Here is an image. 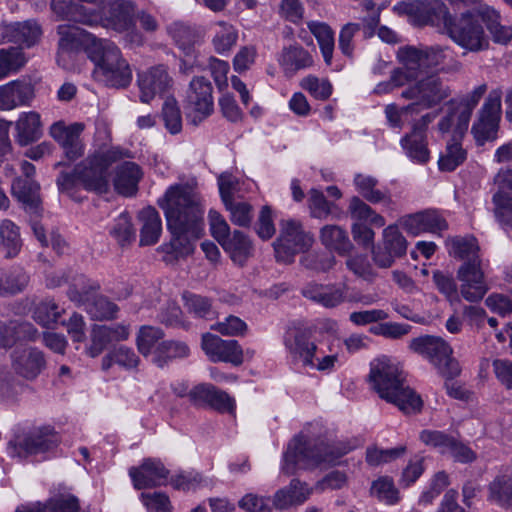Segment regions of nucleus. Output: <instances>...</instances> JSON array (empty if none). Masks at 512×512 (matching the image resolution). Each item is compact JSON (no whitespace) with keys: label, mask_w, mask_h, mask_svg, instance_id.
<instances>
[{"label":"nucleus","mask_w":512,"mask_h":512,"mask_svg":"<svg viewBox=\"0 0 512 512\" xmlns=\"http://www.w3.org/2000/svg\"><path fill=\"white\" fill-rule=\"evenodd\" d=\"M16 140L21 146L37 141L43 134L41 116L36 111L22 112L15 122Z\"/></svg>","instance_id":"bb28decb"},{"label":"nucleus","mask_w":512,"mask_h":512,"mask_svg":"<svg viewBox=\"0 0 512 512\" xmlns=\"http://www.w3.org/2000/svg\"><path fill=\"white\" fill-rule=\"evenodd\" d=\"M139 362L138 355L131 348L119 346L103 357L102 369L108 370L113 365H118L125 370H131L137 368Z\"/></svg>","instance_id":"49530a36"},{"label":"nucleus","mask_w":512,"mask_h":512,"mask_svg":"<svg viewBox=\"0 0 512 512\" xmlns=\"http://www.w3.org/2000/svg\"><path fill=\"white\" fill-rule=\"evenodd\" d=\"M29 277L21 268L0 270V295L21 292L28 284Z\"/></svg>","instance_id":"603ef678"},{"label":"nucleus","mask_w":512,"mask_h":512,"mask_svg":"<svg viewBox=\"0 0 512 512\" xmlns=\"http://www.w3.org/2000/svg\"><path fill=\"white\" fill-rule=\"evenodd\" d=\"M320 241L327 249L347 255L353 249L347 231L338 225H325L320 229Z\"/></svg>","instance_id":"2f4dec72"},{"label":"nucleus","mask_w":512,"mask_h":512,"mask_svg":"<svg viewBox=\"0 0 512 512\" xmlns=\"http://www.w3.org/2000/svg\"><path fill=\"white\" fill-rule=\"evenodd\" d=\"M347 211L353 223L358 222L378 228L383 227L386 223L382 215L378 214L358 196H353L349 200Z\"/></svg>","instance_id":"ea45409f"},{"label":"nucleus","mask_w":512,"mask_h":512,"mask_svg":"<svg viewBox=\"0 0 512 512\" xmlns=\"http://www.w3.org/2000/svg\"><path fill=\"white\" fill-rule=\"evenodd\" d=\"M162 117L165 127L171 134H177L181 131V112L174 98H168L165 100L162 108Z\"/></svg>","instance_id":"338daca9"},{"label":"nucleus","mask_w":512,"mask_h":512,"mask_svg":"<svg viewBox=\"0 0 512 512\" xmlns=\"http://www.w3.org/2000/svg\"><path fill=\"white\" fill-rule=\"evenodd\" d=\"M129 475L136 489H146L166 484L168 470L156 459H146L139 467H132Z\"/></svg>","instance_id":"412c9836"},{"label":"nucleus","mask_w":512,"mask_h":512,"mask_svg":"<svg viewBox=\"0 0 512 512\" xmlns=\"http://www.w3.org/2000/svg\"><path fill=\"white\" fill-rule=\"evenodd\" d=\"M311 489L297 479H293L289 486L278 490L273 499L277 509H287L291 506L303 504L310 496Z\"/></svg>","instance_id":"cd10ccee"},{"label":"nucleus","mask_w":512,"mask_h":512,"mask_svg":"<svg viewBox=\"0 0 512 512\" xmlns=\"http://www.w3.org/2000/svg\"><path fill=\"white\" fill-rule=\"evenodd\" d=\"M450 104L453 106L446 116H444L438 123V129L442 133H446L451 129H454L457 135H463L469 126V122L471 119V113H469L466 120H462V113L465 112V109L457 105L454 101H451Z\"/></svg>","instance_id":"8fccbe9b"},{"label":"nucleus","mask_w":512,"mask_h":512,"mask_svg":"<svg viewBox=\"0 0 512 512\" xmlns=\"http://www.w3.org/2000/svg\"><path fill=\"white\" fill-rule=\"evenodd\" d=\"M467 159V151L456 140L449 141L441 152L438 167L440 171L452 172Z\"/></svg>","instance_id":"de8ad7c7"},{"label":"nucleus","mask_w":512,"mask_h":512,"mask_svg":"<svg viewBox=\"0 0 512 512\" xmlns=\"http://www.w3.org/2000/svg\"><path fill=\"white\" fill-rule=\"evenodd\" d=\"M480 15L495 43L507 45L512 40V26L501 24V15L496 9L486 6Z\"/></svg>","instance_id":"4c0bfd02"},{"label":"nucleus","mask_w":512,"mask_h":512,"mask_svg":"<svg viewBox=\"0 0 512 512\" xmlns=\"http://www.w3.org/2000/svg\"><path fill=\"white\" fill-rule=\"evenodd\" d=\"M124 157L118 148L97 151L77 164L71 173L63 172L57 178L61 191L70 192L77 186L99 194L105 193L109 187V167Z\"/></svg>","instance_id":"20e7f679"},{"label":"nucleus","mask_w":512,"mask_h":512,"mask_svg":"<svg viewBox=\"0 0 512 512\" xmlns=\"http://www.w3.org/2000/svg\"><path fill=\"white\" fill-rule=\"evenodd\" d=\"M457 277L461 282V294L466 300L478 301L486 294L488 287L484 280L480 258L464 262L458 269Z\"/></svg>","instance_id":"a211bd4d"},{"label":"nucleus","mask_w":512,"mask_h":512,"mask_svg":"<svg viewBox=\"0 0 512 512\" xmlns=\"http://www.w3.org/2000/svg\"><path fill=\"white\" fill-rule=\"evenodd\" d=\"M138 218L141 222L140 245L156 244L162 233V221L158 211L153 207H146L139 212Z\"/></svg>","instance_id":"c85d7f7f"},{"label":"nucleus","mask_w":512,"mask_h":512,"mask_svg":"<svg viewBox=\"0 0 512 512\" xmlns=\"http://www.w3.org/2000/svg\"><path fill=\"white\" fill-rule=\"evenodd\" d=\"M134 6L130 1H116L110 5L108 15L101 11V20L97 25L116 32H127L133 26Z\"/></svg>","instance_id":"5701e85b"},{"label":"nucleus","mask_w":512,"mask_h":512,"mask_svg":"<svg viewBox=\"0 0 512 512\" xmlns=\"http://www.w3.org/2000/svg\"><path fill=\"white\" fill-rule=\"evenodd\" d=\"M313 243V234L305 231L301 222L282 220L280 234L273 243L275 258L278 262L292 263L296 254L308 251Z\"/></svg>","instance_id":"9d476101"},{"label":"nucleus","mask_w":512,"mask_h":512,"mask_svg":"<svg viewBox=\"0 0 512 512\" xmlns=\"http://www.w3.org/2000/svg\"><path fill=\"white\" fill-rule=\"evenodd\" d=\"M302 295L324 307L331 308L344 300L343 291L334 286L310 283L302 289Z\"/></svg>","instance_id":"f704fd0d"},{"label":"nucleus","mask_w":512,"mask_h":512,"mask_svg":"<svg viewBox=\"0 0 512 512\" xmlns=\"http://www.w3.org/2000/svg\"><path fill=\"white\" fill-rule=\"evenodd\" d=\"M22 247L19 228L8 219L0 224V250L6 257H15Z\"/></svg>","instance_id":"c03bdc74"},{"label":"nucleus","mask_w":512,"mask_h":512,"mask_svg":"<svg viewBox=\"0 0 512 512\" xmlns=\"http://www.w3.org/2000/svg\"><path fill=\"white\" fill-rule=\"evenodd\" d=\"M168 32L178 47L189 54L196 41L194 31L183 23L175 22L169 26Z\"/></svg>","instance_id":"680f3d73"},{"label":"nucleus","mask_w":512,"mask_h":512,"mask_svg":"<svg viewBox=\"0 0 512 512\" xmlns=\"http://www.w3.org/2000/svg\"><path fill=\"white\" fill-rule=\"evenodd\" d=\"M425 14V25L437 26L442 23L445 31L448 22H450L454 16L450 13L448 7L442 0H428Z\"/></svg>","instance_id":"bf43d9fd"},{"label":"nucleus","mask_w":512,"mask_h":512,"mask_svg":"<svg viewBox=\"0 0 512 512\" xmlns=\"http://www.w3.org/2000/svg\"><path fill=\"white\" fill-rule=\"evenodd\" d=\"M501 112V93L494 90L490 92L478 111L477 119L471 128V133L478 145H483L485 142L497 138Z\"/></svg>","instance_id":"ddd939ff"},{"label":"nucleus","mask_w":512,"mask_h":512,"mask_svg":"<svg viewBox=\"0 0 512 512\" xmlns=\"http://www.w3.org/2000/svg\"><path fill=\"white\" fill-rule=\"evenodd\" d=\"M409 348L429 361L446 379H453L461 372L458 361L452 357V348L441 337L424 335L413 338Z\"/></svg>","instance_id":"1a4fd4ad"},{"label":"nucleus","mask_w":512,"mask_h":512,"mask_svg":"<svg viewBox=\"0 0 512 512\" xmlns=\"http://www.w3.org/2000/svg\"><path fill=\"white\" fill-rule=\"evenodd\" d=\"M201 348L212 362H226L235 366L243 362L242 349L235 340H223L207 332L202 335Z\"/></svg>","instance_id":"f3484780"},{"label":"nucleus","mask_w":512,"mask_h":512,"mask_svg":"<svg viewBox=\"0 0 512 512\" xmlns=\"http://www.w3.org/2000/svg\"><path fill=\"white\" fill-rule=\"evenodd\" d=\"M39 185L33 179L16 178L11 185L12 195L30 212L37 213L40 197Z\"/></svg>","instance_id":"c9c22d12"},{"label":"nucleus","mask_w":512,"mask_h":512,"mask_svg":"<svg viewBox=\"0 0 512 512\" xmlns=\"http://www.w3.org/2000/svg\"><path fill=\"white\" fill-rule=\"evenodd\" d=\"M158 350V356L152 359L157 366L162 367L168 360L176 358H185L189 356L190 349L180 341H165Z\"/></svg>","instance_id":"4d7b16f0"},{"label":"nucleus","mask_w":512,"mask_h":512,"mask_svg":"<svg viewBox=\"0 0 512 512\" xmlns=\"http://www.w3.org/2000/svg\"><path fill=\"white\" fill-rule=\"evenodd\" d=\"M319 332L304 326L303 322H292L284 334V345L294 364L313 366V356L316 353Z\"/></svg>","instance_id":"9b49d317"},{"label":"nucleus","mask_w":512,"mask_h":512,"mask_svg":"<svg viewBox=\"0 0 512 512\" xmlns=\"http://www.w3.org/2000/svg\"><path fill=\"white\" fill-rule=\"evenodd\" d=\"M36 334L30 322H4L0 327V346L11 348L20 341L34 340Z\"/></svg>","instance_id":"7c9ffc66"},{"label":"nucleus","mask_w":512,"mask_h":512,"mask_svg":"<svg viewBox=\"0 0 512 512\" xmlns=\"http://www.w3.org/2000/svg\"><path fill=\"white\" fill-rule=\"evenodd\" d=\"M401 224L408 233L414 236L422 233L441 235L448 229L446 219L434 209L407 215L401 219Z\"/></svg>","instance_id":"aec40b11"},{"label":"nucleus","mask_w":512,"mask_h":512,"mask_svg":"<svg viewBox=\"0 0 512 512\" xmlns=\"http://www.w3.org/2000/svg\"><path fill=\"white\" fill-rule=\"evenodd\" d=\"M384 248L391 251L396 257L406 254L407 241L397 226L389 225L383 230Z\"/></svg>","instance_id":"69168bd1"},{"label":"nucleus","mask_w":512,"mask_h":512,"mask_svg":"<svg viewBox=\"0 0 512 512\" xmlns=\"http://www.w3.org/2000/svg\"><path fill=\"white\" fill-rule=\"evenodd\" d=\"M88 39L86 54L94 63V79L109 87L126 88L132 81V70L120 49L108 39Z\"/></svg>","instance_id":"39448f33"},{"label":"nucleus","mask_w":512,"mask_h":512,"mask_svg":"<svg viewBox=\"0 0 512 512\" xmlns=\"http://www.w3.org/2000/svg\"><path fill=\"white\" fill-rule=\"evenodd\" d=\"M318 423L310 424L306 433L295 436L288 444L283 456L282 470L287 475L298 469H314L322 464H334L351 448L329 441Z\"/></svg>","instance_id":"f03ea898"},{"label":"nucleus","mask_w":512,"mask_h":512,"mask_svg":"<svg viewBox=\"0 0 512 512\" xmlns=\"http://www.w3.org/2000/svg\"><path fill=\"white\" fill-rule=\"evenodd\" d=\"M88 312L95 320H110L118 317L119 307L107 297L100 296L89 306Z\"/></svg>","instance_id":"774afa93"},{"label":"nucleus","mask_w":512,"mask_h":512,"mask_svg":"<svg viewBox=\"0 0 512 512\" xmlns=\"http://www.w3.org/2000/svg\"><path fill=\"white\" fill-rule=\"evenodd\" d=\"M307 27L317 40L320 52L326 65H331L335 49V34L326 22L308 21Z\"/></svg>","instance_id":"72a5a7b5"},{"label":"nucleus","mask_w":512,"mask_h":512,"mask_svg":"<svg viewBox=\"0 0 512 512\" xmlns=\"http://www.w3.org/2000/svg\"><path fill=\"white\" fill-rule=\"evenodd\" d=\"M449 246V254L455 258L471 261L479 258V246L477 239L473 236L454 237L447 241Z\"/></svg>","instance_id":"09e8293b"},{"label":"nucleus","mask_w":512,"mask_h":512,"mask_svg":"<svg viewBox=\"0 0 512 512\" xmlns=\"http://www.w3.org/2000/svg\"><path fill=\"white\" fill-rule=\"evenodd\" d=\"M369 382L382 399L396 405L404 413L420 411V396L406 385L403 371L388 357L371 362Z\"/></svg>","instance_id":"7ed1b4c3"},{"label":"nucleus","mask_w":512,"mask_h":512,"mask_svg":"<svg viewBox=\"0 0 512 512\" xmlns=\"http://www.w3.org/2000/svg\"><path fill=\"white\" fill-rule=\"evenodd\" d=\"M480 12L465 10L454 15L447 24V36L466 52L479 53L490 46Z\"/></svg>","instance_id":"0eeeda50"},{"label":"nucleus","mask_w":512,"mask_h":512,"mask_svg":"<svg viewBox=\"0 0 512 512\" xmlns=\"http://www.w3.org/2000/svg\"><path fill=\"white\" fill-rule=\"evenodd\" d=\"M221 246L239 266H243L252 256V241L238 230H235L228 240L222 242Z\"/></svg>","instance_id":"a19ab883"},{"label":"nucleus","mask_w":512,"mask_h":512,"mask_svg":"<svg viewBox=\"0 0 512 512\" xmlns=\"http://www.w3.org/2000/svg\"><path fill=\"white\" fill-rule=\"evenodd\" d=\"M84 129L85 125L80 122L66 125L58 121L50 126L49 134L63 149L65 157L75 161L84 155L85 145L81 139Z\"/></svg>","instance_id":"dca6fc26"},{"label":"nucleus","mask_w":512,"mask_h":512,"mask_svg":"<svg viewBox=\"0 0 512 512\" xmlns=\"http://www.w3.org/2000/svg\"><path fill=\"white\" fill-rule=\"evenodd\" d=\"M158 205L165 213L172 235L169 243L159 247L165 254L164 261L171 263L192 255L195 243L204 231V208L200 194L189 184H174L158 199Z\"/></svg>","instance_id":"f257e3e1"},{"label":"nucleus","mask_w":512,"mask_h":512,"mask_svg":"<svg viewBox=\"0 0 512 512\" xmlns=\"http://www.w3.org/2000/svg\"><path fill=\"white\" fill-rule=\"evenodd\" d=\"M137 82L140 89V101L150 103L157 95H162L170 89L173 81L167 68L158 65L138 74Z\"/></svg>","instance_id":"6ab92c4d"},{"label":"nucleus","mask_w":512,"mask_h":512,"mask_svg":"<svg viewBox=\"0 0 512 512\" xmlns=\"http://www.w3.org/2000/svg\"><path fill=\"white\" fill-rule=\"evenodd\" d=\"M110 0H52L56 15L88 26H96L101 20V11Z\"/></svg>","instance_id":"f8f14e48"},{"label":"nucleus","mask_w":512,"mask_h":512,"mask_svg":"<svg viewBox=\"0 0 512 512\" xmlns=\"http://www.w3.org/2000/svg\"><path fill=\"white\" fill-rule=\"evenodd\" d=\"M404 154L414 163L424 165L430 160L427 135L410 131L400 139Z\"/></svg>","instance_id":"c756f323"},{"label":"nucleus","mask_w":512,"mask_h":512,"mask_svg":"<svg viewBox=\"0 0 512 512\" xmlns=\"http://www.w3.org/2000/svg\"><path fill=\"white\" fill-rule=\"evenodd\" d=\"M0 34L3 39L8 42L31 47L40 39L42 30L37 22L27 20L24 22L1 25Z\"/></svg>","instance_id":"393cba45"},{"label":"nucleus","mask_w":512,"mask_h":512,"mask_svg":"<svg viewBox=\"0 0 512 512\" xmlns=\"http://www.w3.org/2000/svg\"><path fill=\"white\" fill-rule=\"evenodd\" d=\"M488 499L502 508H512V475L497 476L489 485Z\"/></svg>","instance_id":"a18cd8bd"},{"label":"nucleus","mask_w":512,"mask_h":512,"mask_svg":"<svg viewBox=\"0 0 512 512\" xmlns=\"http://www.w3.org/2000/svg\"><path fill=\"white\" fill-rule=\"evenodd\" d=\"M109 234L121 247L129 246L136 239L131 217L128 213H121L111 225Z\"/></svg>","instance_id":"3c124183"},{"label":"nucleus","mask_w":512,"mask_h":512,"mask_svg":"<svg viewBox=\"0 0 512 512\" xmlns=\"http://www.w3.org/2000/svg\"><path fill=\"white\" fill-rule=\"evenodd\" d=\"M12 366L17 374L33 380L44 370L46 360L42 351L26 347L13 352Z\"/></svg>","instance_id":"4be33fe9"},{"label":"nucleus","mask_w":512,"mask_h":512,"mask_svg":"<svg viewBox=\"0 0 512 512\" xmlns=\"http://www.w3.org/2000/svg\"><path fill=\"white\" fill-rule=\"evenodd\" d=\"M100 289V284L83 274H75L69 281L67 297L77 304L87 303Z\"/></svg>","instance_id":"58836bf2"},{"label":"nucleus","mask_w":512,"mask_h":512,"mask_svg":"<svg viewBox=\"0 0 512 512\" xmlns=\"http://www.w3.org/2000/svg\"><path fill=\"white\" fill-rule=\"evenodd\" d=\"M243 184L239 179L230 173H222L218 177V187L224 205L234 202L235 196H240Z\"/></svg>","instance_id":"e2e57ef3"},{"label":"nucleus","mask_w":512,"mask_h":512,"mask_svg":"<svg viewBox=\"0 0 512 512\" xmlns=\"http://www.w3.org/2000/svg\"><path fill=\"white\" fill-rule=\"evenodd\" d=\"M451 92L450 86L433 73L408 82L401 92V98L411 101L410 104L419 113L440 105L450 97Z\"/></svg>","instance_id":"6e6552de"},{"label":"nucleus","mask_w":512,"mask_h":512,"mask_svg":"<svg viewBox=\"0 0 512 512\" xmlns=\"http://www.w3.org/2000/svg\"><path fill=\"white\" fill-rule=\"evenodd\" d=\"M370 493L379 501L389 505L395 504L399 500V492L394 486L393 480L386 476L373 481Z\"/></svg>","instance_id":"13d9d810"},{"label":"nucleus","mask_w":512,"mask_h":512,"mask_svg":"<svg viewBox=\"0 0 512 512\" xmlns=\"http://www.w3.org/2000/svg\"><path fill=\"white\" fill-rule=\"evenodd\" d=\"M280 64L287 74H294L298 70L311 67L313 57L301 45L294 44L283 49Z\"/></svg>","instance_id":"e433bc0d"},{"label":"nucleus","mask_w":512,"mask_h":512,"mask_svg":"<svg viewBox=\"0 0 512 512\" xmlns=\"http://www.w3.org/2000/svg\"><path fill=\"white\" fill-rule=\"evenodd\" d=\"M356 191L368 202L372 204L384 202L390 203L391 198L387 192L377 188L378 180L367 174L358 173L353 180Z\"/></svg>","instance_id":"37998d69"},{"label":"nucleus","mask_w":512,"mask_h":512,"mask_svg":"<svg viewBox=\"0 0 512 512\" xmlns=\"http://www.w3.org/2000/svg\"><path fill=\"white\" fill-rule=\"evenodd\" d=\"M59 39V48L61 53L71 51L79 43H84V46L89 43V36L92 34L85 33L83 30L76 26L67 24L59 25L57 28Z\"/></svg>","instance_id":"864d4df0"},{"label":"nucleus","mask_w":512,"mask_h":512,"mask_svg":"<svg viewBox=\"0 0 512 512\" xmlns=\"http://www.w3.org/2000/svg\"><path fill=\"white\" fill-rule=\"evenodd\" d=\"M59 443V437L53 428L46 426L28 433L23 439L10 441L7 451L12 458H26L48 452Z\"/></svg>","instance_id":"4468645a"},{"label":"nucleus","mask_w":512,"mask_h":512,"mask_svg":"<svg viewBox=\"0 0 512 512\" xmlns=\"http://www.w3.org/2000/svg\"><path fill=\"white\" fill-rule=\"evenodd\" d=\"M213 87L203 76L194 77L187 90L186 103L192 122L197 125L213 112Z\"/></svg>","instance_id":"2eb2a0df"},{"label":"nucleus","mask_w":512,"mask_h":512,"mask_svg":"<svg viewBox=\"0 0 512 512\" xmlns=\"http://www.w3.org/2000/svg\"><path fill=\"white\" fill-rule=\"evenodd\" d=\"M420 440L427 446L438 449L442 454H447L454 437L439 430H423L419 435Z\"/></svg>","instance_id":"0e129e2a"},{"label":"nucleus","mask_w":512,"mask_h":512,"mask_svg":"<svg viewBox=\"0 0 512 512\" xmlns=\"http://www.w3.org/2000/svg\"><path fill=\"white\" fill-rule=\"evenodd\" d=\"M65 307L60 305L55 299L45 297L33 302L32 317L34 320H57L65 314Z\"/></svg>","instance_id":"5fc2aeb1"},{"label":"nucleus","mask_w":512,"mask_h":512,"mask_svg":"<svg viewBox=\"0 0 512 512\" xmlns=\"http://www.w3.org/2000/svg\"><path fill=\"white\" fill-rule=\"evenodd\" d=\"M163 331L152 325H143L137 334V347L139 352L144 356H151V360L158 356V350L164 343Z\"/></svg>","instance_id":"79ce46f5"},{"label":"nucleus","mask_w":512,"mask_h":512,"mask_svg":"<svg viewBox=\"0 0 512 512\" xmlns=\"http://www.w3.org/2000/svg\"><path fill=\"white\" fill-rule=\"evenodd\" d=\"M26 63L22 50L18 47L0 50V80L11 72H16Z\"/></svg>","instance_id":"6e6d98bb"},{"label":"nucleus","mask_w":512,"mask_h":512,"mask_svg":"<svg viewBox=\"0 0 512 512\" xmlns=\"http://www.w3.org/2000/svg\"><path fill=\"white\" fill-rule=\"evenodd\" d=\"M447 48L404 46L399 48L397 59L402 65L391 72V81L398 87L405 86L415 80L429 68L442 65L446 58Z\"/></svg>","instance_id":"423d86ee"},{"label":"nucleus","mask_w":512,"mask_h":512,"mask_svg":"<svg viewBox=\"0 0 512 512\" xmlns=\"http://www.w3.org/2000/svg\"><path fill=\"white\" fill-rule=\"evenodd\" d=\"M140 178V167L134 162H125L117 167L114 187L118 193L124 196H132L137 191Z\"/></svg>","instance_id":"473e14b6"},{"label":"nucleus","mask_w":512,"mask_h":512,"mask_svg":"<svg viewBox=\"0 0 512 512\" xmlns=\"http://www.w3.org/2000/svg\"><path fill=\"white\" fill-rule=\"evenodd\" d=\"M34 98L31 84L11 81L0 86V110L9 111L19 106L29 105Z\"/></svg>","instance_id":"a878e982"},{"label":"nucleus","mask_w":512,"mask_h":512,"mask_svg":"<svg viewBox=\"0 0 512 512\" xmlns=\"http://www.w3.org/2000/svg\"><path fill=\"white\" fill-rule=\"evenodd\" d=\"M190 398L196 403H205L220 411L232 413L235 409L234 400L224 391L207 383L195 386L189 393Z\"/></svg>","instance_id":"b1692460"},{"label":"nucleus","mask_w":512,"mask_h":512,"mask_svg":"<svg viewBox=\"0 0 512 512\" xmlns=\"http://www.w3.org/2000/svg\"><path fill=\"white\" fill-rule=\"evenodd\" d=\"M217 26L218 29L213 38V45L219 54H223L235 45L237 32L232 25L225 22H219Z\"/></svg>","instance_id":"052dcab7"}]
</instances>
